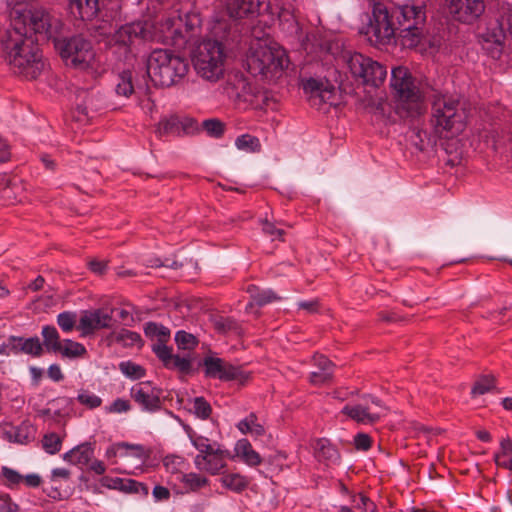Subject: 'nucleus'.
I'll return each mask as SVG.
<instances>
[{
  "label": "nucleus",
  "instance_id": "obj_1",
  "mask_svg": "<svg viewBox=\"0 0 512 512\" xmlns=\"http://www.w3.org/2000/svg\"><path fill=\"white\" fill-rule=\"evenodd\" d=\"M11 28L3 40L9 65L25 79H36L44 68L38 41L48 40L60 27V19L43 7L17 3L10 12Z\"/></svg>",
  "mask_w": 512,
  "mask_h": 512
},
{
  "label": "nucleus",
  "instance_id": "obj_2",
  "mask_svg": "<svg viewBox=\"0 0 512 512\" xmlns=\"http://www.w3.org/2000/svg\"><path fill=\"white\" fill-rule=\"evenodd\" d=\"M202 20L196 12H186L184 17L178 8L166 13L155 25L148 22H132L115 31L110 48L119 61L132 60L138 47L147 40H158L177 48L194 46L201 35Z\"/></svg>",
  "mask_w": 512,
  "mask_h": 512
},
{
  "label": "nucleus",
  "instance_id": "obj_3",
  "mask_svg": "<svg viewBox=\"0 0 512 512\" xmlns=\"http://www.w3.org/2000/svg\"><path fill=\"white\" fill-rule=\"evenodd\" d=\"M265 0H220L225 11L215 12L209 22V32L215 40L201 42L192 57L197 74L210 82L224 74L226 54L221 41H234L240 32L237 20L259 15Z\"/></svg>",
  "mask_w": 512,
  "mask_h": 512
},
{
  "label": "nucleus",
  "instance_id": "obj_4",
  "mask_svg": "<svg viewBox=\"0 0 512 512\" xmlns=\"http://www.w3.org/2000/svg\"><path fill=\"white\" fill-rule=\"evenodd\" d=\"M63 29L64 24L60 20L57 33L54 36H49L48 40H53L54 47L65 64L80 71L98 73L101 61L97 57L91 41L81 35L64 37Z\"/></svg>",
  "mask_w": 512,
  "mask_h": 512
},
{
  "label": "nucleus",
  "instance_id": "obj_5",
  "mask_svg": "<svg viewBox=\"0 0 512 512\" xmlns=\"http://www.w3.org/2000/svg\"><path fill=\"white\" fill-rule=\"evenodd\" d=\"M146 66L149 78L159 87L176 85L189 70L187 60L169 49L153 50L147 58Z\"/></svg>",
  "mask_w": 512,
  "mask_h": 512
},
{
  "label": "nucleus",
  "instance_id": "obj_6",
  "mask_svg": "<svg viewBox=\"0 0 512 512\" xmlns=\"http://www.w3.org/2000/svg\"><path fill=\"white\" fill-rule=\"evenodd\" d=\"M283 55L284 50L258 39L250 44L244 66L252 76L274 81L283 73Z\"/></svg>",
  "mask_w": 512,
  "mask_h": 512
},
{
  "label": "nucleus",
  "instance_id": "obj_7",
  "mask_svg": "<svg viewBox=\"0 0 512 512\" xmlns=\"http://www.w3.org/2000/svg\"><path fill=\"white\" fill-rule=\"evenodd\" d=\"M392 18L397 22L395 28L403 47L414 48L425 40L426 9L422 2L399 6Z\"/></svg>",
  "mask_w": 512,
  "mask_h": 512
},
{
  "label": "nucleus",
  "instance_id": "obj_8",
  "mask_svg": "<svg viewBox=\"0 0 512 512\" xmlns=\"http://www.w3.org/2000/svg\"><path fill=\"white\" fill-rule=\"evenodd\" d=\"M467 113L459 100L452 96H438L433 102L432 123L439 137L452 138L466 126Z\"/></svg>",
  "mask_w": 512,
  "mask_h": 512
},
{
  "label": "nucleus",
  "instance_id": "obj_9",
  "mask_svg": "<svg viewBox=\"0 0 512 512\" xmlns=\"http://www.w3.org/2000/svg\"><path fill=\"white\" fill-rule=\"evenodd\" d=\"M391 87L397 98V110L407 116L419 115L424 109V94L406 67L391 71Z\"/></svg>",
  "mask_w": 512,
  "mask_h": 512
},
{
  "label": "nucleus",
  "instance_id": "obj_10",
  "mask_svg": "<svg viewBox=\"0 0 512 512\" xmlns=\"http://www.w3.org/2000/svg\"><path fill=\"white\" fill-rule=\"evenodd\" d=\"M512 41V10L505 12L500 18L489 21L479 35L483 49L494 59L500 57L506 38Z\"/></svg>",
  "mask_w": 512,
  "mask_h": 512
},
{
  "label": "nucleus",
  "instance_id": "obj_11",
  "mask_svg": "<svg viewBox=\"0 0 512 512\" xmlns=\"http://www.w3.org/2000/svg\"><path fill=\"white\" fill-rule=\"evenodd\" d=\"M386 7L375 4L369 22L363 28L367 40L374 46L387 45L394 41L396 28Z\"/></svg>",
  "mask_w": 512,
  "mask_h": 512
},
{
  "label": "nucleus",
  "instance_id": "obj_12",
  "mask_svg": "<svg viewBox=\"0 0 512 512\" xmlns=\"http://www.w3.org/2000/svg\"><path fill=\"white\" fill-rule=\"evenodd\" d=\"M344 60L351 74L366 85L378 87L387 76V69L377 61L364 56L361 53L347 52L344 54Z\"/></svg>",
  "mask_w": 512,
  "mask_h": 512
},
{
  "label": "nucleus",
  "instance_id": "obj_13",
  "mask_svg": "<svg viewBox=\"0 0 512 512\" xmlns=\"http://www.w3.org/2000/svg\"><path fill=\"white\" fill-rule=\"evenodd\" d=\"M301 86L310 104L319 110L326 111L339 104V90L326 78L303 79Z\"/></svg>",
  "mask_w": 512,
  "mask_h": 512
},
{
  "label": "nucleus",
  "instance_id": "obj_14",
  "mask_svg": "<svg viewBox=\"0 0 512 512\" xmlns=\"http://www.w3.org/2000/svg\"><path fill=\"white\" fill-rule=\"evenodd\" d=\"M342 412L362 424H371L383 417L387 409L376 397L367 396L355 405H346Z\"/></svg>",
  "mask_w": 512,
  "mask_h": 512
},
{
  "label": "nucleus",
  "instance_id": "obj_15",
  "mask_svg": "<svg viewBox=\"0 0 512 512\" xmlns=\"http://www.w3.org/2000/svg\"><path fill=\"white\" fill-rule=\"evenodd\" d=\"M205 375L209 378L219 379L221 381H239L243 383L248 376L238 366L218 358L207 356L203 359Z\"/></svg>",
  "mask_w": 512,
  "mask_h": 512
},
{
  "label": "nucleus",
  "instance_id": "obj_16",
  "mask_svg": "<svg viewBox=\"0 0 512 512\" xmlns=\"http://www.w3.org/2000/svg\"><path fill=\"white\" fill-rule=\"evenodd\" d=\"M130 395L145 412L154 413L161 409V389L149 381L132 386Z\"/></svg>",
  "mask_w": 512,
  "mask_h": 512
},
{
  "label": "nucleus",
  "instance_id": "obj_17",
  "mask_svg": "<svg viewBox=\"0 0 512 512\" xmlns=\"http://www.w3.org/2000/svg\"><path fill=\"white\" fill-rule=\"evenodd\" d=\"M310 445L316 462L323 469L329 470L340 464L341 455L329 439L317 438Z\"/></svg>",
  "mask_w": 512,
  "mask_h": 512
},
{
  "label": "nucleus",
  "instance_id": "obj_18",
  "mask_svg": "<svg viewBox=\"0 0 512 512\" xmlns=\"http://www.w3.org/2000/svg\"><path fill=\"white\" fill-rule=\"evenodd\" d=\"M453 17L464 23L478 19L485 10L484 0H447Z\"/></svg>",
  "mask_w": 512,
  "mask_h": 512
},
{
  "label": "nucleus",
  "instance_id": "obj_19",
  "mask_svg": "<svg viewBox=\"0 0 512 512\" xmlns=\"http://www.w3.org/2000/svg\"><path fill=\"white\" fill-rule=\"evenodd\" d=\"M229 452L222 449L218 444L211 451L204 454H197L194 457L193 463L196 469L204 471L210 475H218L223 468L226 467V458Z\"/></svg>",
  "mask_w": 512,
  "mask_h": 512
},
{
  "label": "nucleus",
  "instance_id": "obj_20",
  "mask_svg": "<svg viewBox=\"0 0 512 512\" xmlns=\"http://www.w3.org/2000/svg\"><path fill=\"white\" fill-rule=\"evenodd\" d=\"M111 320V315L102 309L86 310L80 317L78 330L82 336H87L96 330L108 328Z\"/></svg>",
  "mask_w": 512,
  "mask_h": 512
},
{
  "label": "nucleus",
  "instance_id": "obj_21",
  "mask_svg": "<svg viewBox=\"0 0 512 512\" xmlns=\"http://www.w3.org/2000/svg\"><path fill=\"white\" fill-rule=\"evenodd\" d=\"M315 370L310 373V381L314 385H322L328 382L333 375V364L323 355L313 357Z\"/></svg>",
  "mask_w": 512,
  "mask_h": 512
},
{
  "label": "nucleus",
  "instance_id": "obj_22",
  "mask_svg": "<svg viewBox=\"0 0 512 512\" xmlns=\"http://www.w3.org/2000/svg\"><path fill=\"white\" fill-rule=\"evenodd\" d=\"M234 452L236 457L250 467H256L262 463L260 454L253 449L251 443L245 438L236 442Z\"/></svg>",
  "mask_w": 512,
  "mask_h": 512
},
{
  "label": "nucleus",
  "instance_id": "obj_23",
  "mask_svg": "<svg viewBox=\"0 0 512 512\" xmlns=\"http://www.w3.org/2000/svg\"><path fill=\"white\" fill-rule=\"evenodd\" d=\"M71 13L83 21L92 20L99 11L98 0H68Z\"/></svg>",
  "mask_w": 512,
  "mask_h": 512
},
{
  "label": "nucleus",
  "instance_id": "obj_24",
  "mask_svg": "<svg viewBox=\"0 0 512 512\" xmlns=\"http://www.w3.org/2000/svg\"><path fill=\"white\" fill-rule=\"evenodd\" d=\"M94 455L91 443H82L64 453L63 459L73 465H87Z\"/></svg>",
  "mask_w": 512,
  "mask_h": 512
},
{
  "label": "nucleus",
  "instance_id": "obj_25",
  "mask_svg": "<svg viewBox=\"0 0 512 512\" xmlns=\"http://www.w3.org/2000/svg\"><path fill=\"white\" fill-rule=\"evenodd\" d=\"M5 434L10 442L28 444L35 438V428L30 423L23 422L19 426L12 427Z\"/></svg>",
  "mask_w": 512,
  "mask_h": 512
},
{
  "label": "nucleus",
  "instance_id": "obj_26",
  "mask_svg": "<svg viewBox=\"0 0 512 512\" xmlns=\"http://www.w3.org/2000/svg\"><path fill=\"white\" fill-rule=\"evenodd\" d=\"M236 427L242 434H250L255 440L264 436L266 433L264 425L259 422L255 413H250L240 420Z\"/></svg>",
  "mask_w": 512,
  "mask_h": 512
},
{
  "label": "nucleus",
  "instance_id": "obj_27",
  "mask_svg": "<svg viewBox=\"0 0 512 512\" xmlns=\"http://www.w3.org/2000/svg\"><path fill=\"white\" fill-rule=\"evenodd\" d=\"M12 340L16 341L17 354L24 353L32 357H40L43 353L42 343L37 336L29 338L12 336Z\"/></svg>",
  "mask_w": 512,
  "mask_h": 512
},
{
  "label": "nucleus",
  "instance_id": "obj_28",
  "mask_svg": "<svg viewBox=\"0 0 512 512\" xmlns=\"http://www.w3.org/2000/svg\"><path fill=\"white\" fill-rule=\"evenodd\" d=\"M54 353L60 354L63 358L76 359L84 357L87 353V350L82 343L73 341L71 339H64L60 344L59 350H56Z\"/></svg>",
  "mask_w": 512,
  "mask_h": 512
},
{
  "label": "nucleus",
  "instance_id": "obj_29",
  "mask_svg": "<svg viewBox=\"0 0 512 512\" xmlns=\"http://www.w3.org/2000/svg\"><path fill=\"white\" fill-rule=\"evenodd\" d=\"M220 482L225 488L239 493L248 486V479L239 473H225L222 475Z\"/></svg>",
  "mask_w": 512,
  "mask_h": 512
},
{
  "label": "nucleus",
  "instance_id": "obj_30",
  "mask_svg": "<svg viewBox=\"0 0 512 512\" xmlns=\"http://www.w3.org/2000/svg\"><path fill=\"white\" fill-rule=\"evenodd\" d=\"M191 408L189 412L200 420H208L212 415V407L210 403L203 397L198 396L190 399Z\"/></svg>",
  "mask_w": 512,
  "mask_h": 512
},
{
  "label": "nucleus",
  "instance_id": "obj_31",
  "mask_svg": "<svg viewBox=\"0 0 512 512\" xmlns=\"http://www.w3.org/2000/svg\"><path fill=\"white\" fill-rule=\"evenodd\" d=\"M41 335L43 337V344L48 352H56L59 350L62 340L60 335L54 326L46 325L42 327Z\"/></svg>",
  "mask_w": 512,
  "mask_h": 512
},
{
  "label": "nucleus",
  "instance_id": "obj_32",
  "mask_svg": "<svg viewBox=\"0 0 512 512\" xmlns=\"http://www.w3.org/2000/svg\"><path fill=\"white\" fill-rule=\"evenodd\" d=\"M180 482L186 489L196 492L209 485V479L199 473L189 472L181 475Z\"/></svg>",
  "mask_w": 512,
  "mask_h": 512
},
{
  "label": "nucleus",
  "instance_id": "obj_33",
  "mask_svg": "<svg viewBox=\"0 0 512 512\" xmlns=\"http://www.w3.org/2000/svg\"><path fill=\"white\" fill-rule=\"evenodd\" d=\"M116 343L126 348L141 347L142 339L139 333L128 329H121L115 334Z\"/></svg>",
  "mask_w": 512,
  "mask_h": 512
},
{
  "label": "nucleus",
  "instance_id": "obj_34",
  "mask_svg": "<svg viewBox=\"0 0 512 512\" xmlns=\"http://www.w3.org/2000/svg\"><path fill=\"white\" fill-rule=\"evenodd\" d=\"M248 292L250 294L251 301L247 307L254 304L258 306H264L276 299V295L272 290H259L257 287L253 286L249 287Z\"/></svg>",
  "mask_w": 512,
  "mask_h": 512
},
{
  "label": "nucleus",
  "instance_id": "obj_35",
  "mask_svg": "<svg viewBox=\"0 0 512 512\" xmlns=\"http://www.w3.org/2000/svg\"><path fill=\"white\" fill-rule=\"evenodd\" d=\"M0 479L5 487L12 490L17 488L23 482V475H21L15 469H12L8 466H2L0 472Z\"/></svg>",
  "mask_w": 512,
  "mask_h": 512
},
{
  "label": "nucleus",
  "instance_id": "obj_36",
  "mask_svg": "<svg viewBox=\"0 0 512 512\" xmlns=\"http://www.w3.org/2000/svg\"><path fill=\"white\" fill-rule=\"evenodd\" d=\"M188 437L190 439L191 444L195 449L198 450V454H206L211 451L214 447H216L217 443H211L207 437L198 435L191 428L187 429Z\"/></svg>",
  "mask_w": 512,
  "mask_h": 512
},
{
  "label": "nucleus",
  "instance_id": "obj_37",
  "mask_svg": "<svg viewBox=\"0 0 512 512\" xmlns=\"http://www.w3.org/2000/svg\"><path fill=\"white\" fill-rule=\"evenodd\" d=\"M159 130L164 134L182 135L181 132V116L171 115L161 119L159 122Z\"/></svg>",
  "mask_w": 512,
  "mask_h": 512
},
{
  "label": "nucleus",
  "instance_id": "obj_38",
  "mask_svg": "<svg viewBox=\"0 0 512 512\" xmlns=\"http://www.w3.org/2000/svg\"><path fill=\"white\" fill-rule=\"evenodd\" d=\"M145 335L156 341H168L170 338V330L162 324L148 322L144 327Z\"/></svg>",
  "mask_w": 512,
  "mask_h": 512
},
{
  "label": "nucleus",
  "instance_id": "obj_39",
  "mask_svg": "<svg viewBox=\"0 0 512 512\" xmlns=\"http://www.w3.org/2000/svg\"><path fill=\"white\" fill-rule=\"evenodd\" d=\"M121 373L132 380H138L145 376V369L132 361H122L119 363Z\"/></svg>",
  "mask_w": 512,
  "mask_h": 512
},
{
  "label": "nucleus",
  "instance_id": "obj_40",
  "mask_svg": "<svg viewBox=\"0 0 512 512\" xmlns=\"http://www.w3.org/2000/svg\"><path fill=\"white\" fill-rule=\"evenodd\" d=\"M235 146L245 152H256L260 149V141L250 134H243L236 138Z\"/></svg>",
  "mask_w": 512,
  "mask_h": 512
},
{
  "label": "nucleus",
  "instance_id": "obj_41",
  "mask_svg": "<svg viewBox=\"0 0 512 512\" xmlns=\"http://www.w3.org/2000/svg\"><path fill=\"white\" fill-rule=\"evenodd\" d=\"M42 447L46 453L54 455L61 450L62 438L57 433H47L43 436Z\"/></svg>",
  "mask_w": 512,
  "mask_h": 512
},
{
  "label": "nucleus",
  "instance_id": "obj_42",
  "mask_svg": "<svg viewBox=\"0 0 512 512\" xmlns=\"http://www.w3.org/2000/svg\"><path fill=\"white\" fill-rule=\"evenodd\" d=\"M494 460L497 466L505 468L502 462H508L512 460V439L505 438L500 442V450L494 456Z\"/></svg>",
  "mask_w": 512,
  "mask_h": 512
},
{
  "label": "nucleus",
  "instance_id": "obj_43",
  "mask_svg": "<svg viewBox=\"0 0 512 512\" xmlns=\"http://www.w3.org/2000/svg\"><path fill=\"white\" fill-rule=\"evenodd\" d=\"M115 91L118 95L128 97L133 92L132 76L130 71H123L118 76Z\"/></svg>",
  "mask_w": 512,
  "mask_h": 512
},
{
  "label": "nucleus",
  "instance_id": "obj_44",
  "mask_svg": "<svg viewBox=\"0 0 512 512\" xmlns=\"http://www.w3.org/2000/svg\"><path fill=\"white\" fill-rule=\"evenodd\" d=\"M120 449H130V450H133L134 451L133 452V456H135L139 460L144 459L145 456H146L145 455L144 447L142 445H139V444H129V443H126V442L118 443L115 446H112L109 449H107V455L108 456H116Z\"/></svg>",
  "mask_w": 512,
  "mask_h": 512
},
{
  "label": "nucleus",
  "instance_id": "obj_45",
  "mask_svg": "<svg viewBox=\"0 0 512 512\" xmlns=\"http://www.w3.org/2000/svg\"><path fill=\"white\" fill-rule=\"evenodd\" d=\"M175 342H176L178 348L183 349V350H192L198 344V340L193 334L188 333L183 330L176 332Z\"/></svg>",
  "mask_w": 512,
  "mask_h": 512
},
{
  "label": "nucleus",
  "instance_id": "obj_46",
  "mask_svg": "<svg viewBox=\"0 0 512 512\" xmlns=\"http://www.w3.org/2000/svg\"><path fill=\"white\" fill-rule=\"evenodd\" d=\"M76 313L72 311H64L57 315V324L60 329L65 332H71L76 324Z\"/></svg>",
  "mask_w": 512,
  "mask_h": 512
},
{
  "label": "nucleus",
  "instance_id": "obj_47",
  "mask_svg": "<svg viewBox=\"0 0 512 512\" xmlns=\"http://www.w3.org/2000/svg\"><path fill=\"white\" fill-rule=\"evenodd\" d=\"M77 400L89 409H95L102 404V399L98 395L87 390L80 391L77 395Z\"/></svg>",
  "mask_w": 512,
  "mask_h": 512
},
{
  "label": "nucleus",
  "instance_id": "obj_48",
  "mask_svg": "<svg viewBox=\"0 0 512 512\" xmlns=\"http://www.w3.org/2000/svg\"><path fill=\"white\" fill-rule=\"evenodd\" d=\"M169 365L165 367L168 369H176L182 373H188L191 370V359L189 357L180 356V355H172L169 360Z\"/></svg>",
  "mask_w": 512,
  "mask_h": 512
},
{
  "label": "nucleus",
  "instance_id": "obj_49",
  "mask_svg": "<svg viewBox=\"0 0 512 512\" xmlns=\"http://www.w3.org/2000/svg\"><path fill=\"white\" fill-rule=\"evenodd\" d=\"M494 387L493 376H482L474 384L471 394L472 396L483 395Z\"/></svg>",
  "mask_w": 512,
  "mask_h": 512
},
{
  "label": "nucleus",
  "instance_id": "obj_50",
  "mask_svg": "<svg viewBox=\"0 0 512 512\" xmlns=\"http://www.w3.org/2000/svg\"><path fill=\"white\" fill-rule=\"evenodd\" d=\"M163 465L167 472L178 473L185 465V459L178 455H167L163 459Z\"/></svg>",
  "mask_w": 512,
  "mask_h": 512
},
{
  "label": "nucleus",
  "instance_id": "obj_51",
  "mask_svg": "<svg viewBox=\"0 0 512 512\" xmlns=\"http://www.w3.org/2000/svg\"><path fill=\"white\" fill-rule=\"evenodd\" d=\"M167 341H156L152 344V351L162 361L164 366L169 365V360L172 357L171 348L166 345Z\"/></svg>",
  "mask_w": 512,
  "mask_h": 512
},
{
  "label": "nucleus",
  "instance_id": "obj_52",
  "mask_svg": "<svg viewBox=\"0 0 512 512\" xmlns=\"http://www.w3.org/2000/svg\"><path fill=\"white\" fill-rule=\"evenodd\" d=\"M131 409V404L123 398L115 399L110 405L105 406L104 411L108 414L127 413Z\"/></svg>",
  "mask_w": 512,
  "mask_h": 512
},
{
  "label": "nucleus",
  "instance_id": "obj_53",
  "mask_svg": "<svg viewBox=\"0 0 512 512\" xmlns=\"http://www.w3.org/2000/svg\"><path fill=\"white\" fill-rule=\"evenodd\" d=\"M123 492L141 494L146 496L148 495L149 490L148 487L142 482L136 481L134 479H125Z\"/></svg>",
  "mask_w": 512,
  "mask_h": 512
},
{
  "label": "nucleus",
  "instance_id": "obj_54",
  "mask_svg": "<svg viewBox=\"0 0 512 512\" xmlns=\"http://www.w3.org/2000/svg\"><path fill=\"white\" fill-rule=\"evenodd\" d=\"M352 502L357 509L362 510L363 512H377L376 505L363 494L353 496Z\"/></svg>",
  "mask_w": 512,
  "mask_h": 512
},
{
  "label": "nucleus",
  "instance_id": "obj_55",
  "mask_svg": "<svg viewBox=\"0 0 512 512\" xmlns=\"http://www.w3.org/2000/svg\"><path fill=\"white\" fill-rule=\"evenodd\" d=\"M202 125L209 135L218 137L224 133V125L218 119H207Z\"/></svg>",
  "mask_w": 512,
  "mask_h": 512
},
{
  "label": "nucleus",
  "instance_id": "obj_56",
  "mask_svg": "<svg viewBox=\"0 0 512 512\" xmlns=\"http://www.w3.org/2000/svg\"><path fill=\"white\" fill-rule=\"evenodd\" d=\"M125 479L120 477L104 476L100 479L101 486L123 492Z\"/></svg>",
  "mask_w": 512,
  "mask_h": 512
},
{
  "label": "nucleus",
  "instance_id": "obj_57",
  "mask_svg": "<svg viewBox=\"0 0 512 512\" xmlns=\"http://www.w3.org/2000/svg\"><path fill=\"white\" fill-rule=\"evenodd\" d=\"M19 506L9 494L0 493V512H18Z\"/></svg>",
  "mask_w": 512,
  "mask_h": 512
},
{
  "label": "nucleus",
  "instance_id": "obj_58",
  "mask_svg": "<svg viewBox=\"0 0 512 512\" xmlns=\"http://www.w3.org/2000/svg\"><path fill=\"white\" fill-rule=\"evenodd\" d=\"M198 131V122L188 116H181V132L182 135L193 134Z\"/></svg>",
  "mask_w": 512,
  "mask_h": 512
},
{
  "label": "nucleus",
  "instance_id": "obj_59",
  "mask_svg": "<svg viewBox=\"0 0 512 512\" xmlns=\"http://www.w3.org/2000/svg\"><path fill=\"white\" fill-rule=\"evenodd\" d=\"M262 230L266 234L271 236L272 240H275V239L283 240L284 239L285 231L283 229L276 227L275 224H273L271 222H268V221L264 222L262 225Z\"/></svg>",
  "mask_w": 512,
  "mask_h": 512
},
{
  "label": "nucleus",
  "instance_id": "obj_60",
  "mask_svg": "<svg viewBox=\"0 0 512 512\" xmlns=\"http://www.w3.org/2000/svg\"><path fill=\"white\" fill-rule=\"evenodd\" d=\"M152 495L155 502H161L168 501L170 499L171 493L168 488L161 485H156L153 488Z\"/></svg>",
  "mask_w": 512,
  "mask_h": 512
},
{
  "label": "nucleus",
  "instance_id": "obj_61",
  "mask_svg": "<svg viewBox=\"0 0 512 512\" xmlns=\"http://www.w3.org/2000/svg\"><path fill=\"white\" fill-rule=\"evenodd\" d=\"M354 445L358 450L366 451L371 446V438L365 433H359L354 437Z\"/></svg>",
  "mask_w": 512,
  "mask_h": 512
},
{
  "label": "nucleus",
  "instance_id": "obj_62",
  "mask_svg": "<svg viewBox=\"0 0 512 512\" xmlns=\"http://www.w3.org/2000/svg\"><path fill=\"white\" fill-rule=\"evenodd\" d=\"M10 354L17 355L16 341L12 340V336L0 345V355L9 356Z\"/></svg>",
  "mask_w": 512,
  "mask_h": 512
},
{
  "label": "nucleus",
  "instance_id": "obj_63",
  "mask_svg": "<svg viewBox=\"0 0 512 512\" xmlns=\"http://www.w3.org/2000/svg\"><path fill=\"white\" fill-rule=\"evenodd\" d=\"M236 326V322L230 317H221L216 321L217 329L223 332L234 330Z\"/></svg>",
  "mask_w": 512,
  "mask_h": 512
},
{
  "label": "nucleus",
  "instance_id": "obj_64",
  "mask_svg": "<svg viewBox=\"0 0 512 512\" xmlns=\"http://www.w3.org/2000/svg\"><path fill=\"white\" fill-rule=\"evenodd\" d=\"M48 376L54 382H60L64 379L62 370L58 364H51L47 370Z\"/></svg>",
  "mask_w": 512,
  "mask_h": 512
}]
</instances>
